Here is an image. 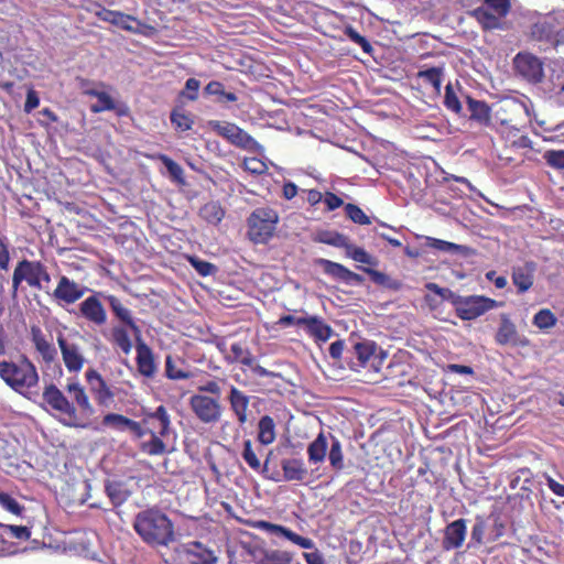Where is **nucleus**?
<instances>
[{
	"label": "nucleus",
	"instance_id": "1",
	"mask_svg": "<svg viewBox=\"0 0 564 564\" xmlns=\"http://www.w3.org/2000/svg\"><path fill=\"white\" fill-rule=\"evenodd\" d=\"M0 378L14 392L28 399H32V388L39 383L36 367L26 355H20L18 360L0 361ZM34 395L39 397V393Z\"/></svg>",
	"mask_w": 564,
	"mask_h": 564
},
{
	"label": "nucleus",
	"instance_id": "2",
	"mask_svg": "<svg viewBox=\"0 0 564 564\" xmlns=\"http://www.w3.org/2000/svg\"><path fill=\"white\" fill-rule=\"evenodd\" d=\"M171 427V417L164 405L156 408L154 412H147L143 409V435L149 433L150 440L143 442V452L150 455H162L166 453V444L163 437Z\"/></svg>",
	"mask_w": 564,
	"mask_h": 564
},
{
	"label": "nucleus",
	"instance_id": "3",
	"mask_svg": "<svg viewBox=\"0 0 564 564\" xmlns=\"http://www.w3.org/2000/svg\"><path fill=\"white\" fill-rule=\"evenodd\" d=\"M511 10V0H482L481 6L469 11V14L484 32L506 31L509 29L506 18Z\"/></svg>",
	"mask_w": 564,
	"mask_h": 564
},
{
	"label": "nucleus",
	"instance_id": "4",
	"mask_svg": "<svg viewBox=\"0 0 564 564\" xmlns=\"http://www.w3.org/2000/svg\"><path fill=\"white\" fill-rule=\"evenodd\" d=\"M253 527L260 530H264L270 534H276L285 540L290 541L294 545L300 546L304 550H311L312 552H304L303 557L307 564H325V560L322 553L316 547L315 542L312 539L299 535L295 531L282 524L272 523L267 520H259L253 523Z\"/></svg>",
	"mask_w": 564,
	"mask_h": 564
},
{
	"label": "nucleus",
	"instance_id": "5",
	"mask_svg": "<svg viewBox=\"0 0 564 564\" xmlns=\"http://www.w3.org/2000/svg\"><path fill=\"white\" fill-rule=\"evenodd\" d=\"M42 399L53 410L67 415L66 419L61 420L63 425L76 429H88L90 426L88 422L79 420L75 405L69 402L54 383H50L44 388Z\"/></svg>",
	"mask_w": 564,
	"mask_h": 564
},
{
	"label": "nucleus",
	"instance_id": "6",
	"mask_svg": "<svg viewBox=\"0 0 564 564\" xmlns=\"http://www.w3.org/2000/svg\"><path fill=\"white\" fill-rule=\"evenodd\" d=\"M173 539V525L165 513L148 510L143 514V541L166 545Z\"/></svg>",
	"mask_w": 564,
	"mask_h": 564
},
{
	"label": "nucleus",
	"instance_id": "7",
	"mask_svg": "<svg viewBox=\"0 0 564 564\" xmlns=\"http://www.w3.org/2000/svg\"><path fill=\"white\" fill-rule=\"evenodd\" d=\"M278 220V214L272 208L254 209L248 218L250 240L254 243H265L273 236Z\"/></svg>",
	"mask_w": 564,
	"mask_h": 564
},
{
	"label": "nucleus",
	"instance_id": "8",
	"mask_svg": "<svg viewBox=\"0 0 564 564\" xmlns=\"http://www.w3.org/2000/svg\"><path fill=\"white\" fill-rule=\"evenodd\" d=\"M209 127L215 133L235 147L254 153H262L264 151L263 145L245 130L236 126V123H229V121H209Z\"/></svg>",
	"mask_w": 564,
	"mask_h": 564
},
{
	"label": "nucleus",
	"instance_id": "9",
	"mask_svg": "<svg viewBox=\"0 0 564 564\" xmlns=\"http://www.w3.org/2000/svg\"><path fill=\"white\" fill-rule=\"evenodd\" d=\"M501 306H503V302H498L484 295H459L454 308L458 317L470 321Z\"/></svg>",
	"mask_w": 564,
	"mask_h": 564
},
{
	"label": "nucleus",
	"instance_id": "10",
	"mask_svg": "<svg viewBox=\"0 0 564 564\" xmlns=\"http://www.w3.org/2000/svg\"><path fill=\"white\" fill-rule=\"evenodd\" d=\"M105 489L112 505L118 508L117 514L120 517L121 521L124 523L130 521L135 533L141 536V511L131 514L129 509L133 508L132 505H128L123 509L120 508L130 496V492L127 490L126 486L122 482L109 481L106 484Z\"/></svg>",
	"mask_w": 564,
	"mask_h": 564
},
{
	"label": "nucleus",
	"instance_id": "11",
	"mask_svg": "<svg viewBox=\"0 0 564 564\" xmlns=\"http://www.w3.org/2000/svg\"><path fill=\"white\" fill-rule=\"evenodd\" d=\"M516 74L531 84L541 83L544 77L543 62L529 52H520L513 58Z\"/></svg>",
	"mask_w": 564,
	"mask_h": 564
},
{
	"label": "nucleus",
	"instance_id": "12",
	"mask_svg": "<svg viewBox=\"0 0 564 564\" xmlns=\"http://www.w3.org/2000/svg\"><path fill=\"white\" fill-rule=\"evenodd\" d=\"M188 404L196 417L204 423H216L221 417V403L217 399L194 394Z\"/></svg>",
	"mask_w": 564,
	"mask_h": 564
},
{
	"label": "nucleus",
	"instance_id": "13",
	"mask_svg": "<svg viewBox=\"0 0 564 564\" xmlns=\"http://www.w3.org/2000/svg\"><path fill=\"white\" fill-rule=\"evenodd\" d=\"M388 355H351L349 368L362 373L368 382H378V375Z\"/></svg>",
	"mask_w": 564,
	"mask_h": 564
},
{
	"label": "nucleus",
	"instance_id": "14",
	"mask_svg": "<svg viewBox=\"0 0 564 564\" xmlns=\"http://www.w3.org/2000/svg\"><path fill=\"white\" fill-rule=\"evenodd\" d=\"M317 263L327 276H330L336 281L344 282L348 285L362 284L365 282L364 276L359 275L357 272L351 271L341 263L324 258L317 259Z\"/></svg>",
	"mask_w": 564,
	"mask_h": 564
},
{
	"label": "nucleus",
	"instance_id": "15",
	"mask_svg": "<svg viewBox=\"0 0 564 564\" xmlns=\"http://www.w3.org/2000/svg\"><path fill=\"white\" fill-rule=\"evenodd\" d=\"M351 355H319L315 362L319 366L322 372L330 380H341Z\"/></svg>",
	"mask_w": 564,
	"mask_h": 564
},
{
	"label": "nucleus",
	"instance_id": "16",
	"mask_svg": "<svg viewBox=\"0 0 564 564\" xmlns=\"http://www.w3.org/2000/svg\"><path fill=\"white\" fill-rule=\"evenodd\" d=\"M87 291L88 289L85 285L70 280L66 275H62L53 292V296L65 304H73L82 299Z\"/></svg>",
	"mask_w": 564,
	"mask_h": 564
},
{
	"label": "nucleus",
	"instance_id": "17",
	"mask_svg": "<svg viewBox=\"0 0 564 564\" xmlns=\"http://www.w3.org/2000/svg\"><path fill=\"white\" fill-rule=\"evenodd\" d=\"M466 541V519L460 518L449 522L444 529L442 547L445 551L460 549Z\"/></svg>",
	"mask_w": 564,
	"mask_h": 564
},
{
	"label": "nucleus",
	"instance_id": "18",
	"mask_svg": "<svg viewBox=\"0 0 564 564\" xmlns=\"http://www.w3.org/2000/svg\"><path fill=\"white\" fill-rule=\"evenodd\" d=\"M196 368L185 359V355H167L165 373L171 380H186L194 377Z\"/></svg>",
	"mask_w": 564,
	"mask_h": 564
},
{
	"label": "nucleus",
	"instance_id": "19",
	"mask_svg": "<svg viewBox=\"0 0 564 564\" xmlns=\"http://www.w3.org/2000/svg\"><path fill=\"white\" fill-rule=\"evenodd\" d=\"M102 296V294H100ZM104 299L109 304L115 315L123 323L127 324L135 335V352H141V336L138 326L134 324L130 311L123 306L121 301L113 295H104Z\"/></svg>",
	"mask_w": 564,
	"mask_h": 564
},
{
	"label": "nucleus",
	"instance_id": "20",
	"mask_svg": "<svg viewBox=\"0 0 564 564\" xmlns=\"http://www.w3.org/2000/svg\"><path fill=\"white\" fill-rule=\"evenodd\" d=\"M184 554L191 564H216L217 556L214 550L200 542H188L184 545Z\"/></svg>",
	"mask_w": 564,
	"mask_h": 564
},
{
	"label": "nucleus",
	"instance_id": "21",
	"mask_svg": "<svg viewBox=\"0 0 564 564\" xmlns=\"http://www.w3.org/2000/svg\"><path fill=\"white\" fill-rule=\"evenodd\" d=\"M535 264L533 262H525L522 265H516L512 269V282L518 289V294L528 292L534 281Z\"/></svg>",
	"mask_w": 564,
	"mask_h": 564
},
{
	"label": "nucleus",
	"instance_id": "22",
	"mask_svg": "<svg viewBox=\"0 0 564 564\" xmlns=\"http://www.w3.org/2000/svg\"><path fill=\"white\" fill-rule=\"evenodd\" d=\"M500 325L498 327V332L496 334L497 343L501 345H525L527 340H521L519 338V334L517 333V326L511 321L510 316L506 313L500 315Z\"/></svg>",
	"mask_w": 564,
	"mask_h": 564
},
{
	"label": "nucleus",
	"instance_id": "23",
	"mask_svg": "<svg viewBox=\"0 0 564 564\" xmlns=\"http://www.w3.org/2000/svg\"><path fill=\"white\" fill-rule=\"evenodd\" d=\"M100 19L107 21L118 28L131 32H139L141 30V21L134 17L123 14L119 11L102 10L98 13Z\"/></svg>",
	"mask_w": 564,
	"mask_h": 564
},
{
	"label": "nucleus",
	"instance_id": "24",
	"mask_svg": "<svg viewBox=\"0 0 564 564\" xmlns=\"http://www.w3.org/2000/svg\"><path fill=\"white\" fill-rule=\"evenodd\" d=\"M231 411L235 413L237 421L243 425L248 421V408L250 399L236 387H231L228 395Z\"/></svg>",
	"mask_w": 564,
	"mask_h": 564
},
{
	"label": "nucleus",
	"instance_id": "25",
	"mask_svg": "<svg viewBox=\"0 0 564 564\" xmlns=\"http://www.w3.org/2000/svg\"><path fill=\"white\" fill-rule=\"evenodd\" d=\"M280 465L285 481H303L308 474L302 458H283Z\"/></svg>",
	"mask_w": 564,
	"mask_h": 564
},
{
	"label": "nucleus",
	"instance_id": "26",
	"mask_svg": "<svg viewBox=\"0 0 564 564\" xmlns=\"http://www.w3.org/2000/svg\"><path fill=\"white\" fill-rule=\"evenodd\" d=\"M303 329L321 343H326L333 333L330 326L318 316H305Z\"/></svg>",
	"mask_w": 564,
	"mask_h": 564
},
{
	"label": "nucleus",
	"instance_id": "27",
	"mask_svg": "<svg viewBox=\"0 0 564 564\" xmlns=\"http://www.w3.org/2000/svg\"><path fill=\"white\" fill-rule=\"evenodd\" d=\"M102 423L120 432L131 431L135 436L141 437V423L122 414L108 413L104 416Z\"/></svg>",
	"mask_w": 564,
	"mask_h": 564
},
{
	"label": "nucleus",
	"instance_id": "28",
	"mask_svg": "<svg viewBox=\"0 0 564 564\" xmlns=\"http://www.w3.org/2000/svg\"><path fill=\"white\" fill-rule=\"evenodd\" d=\"M86 378L91 391L96 394L97 401L101 404H107L112 399L113 393L104 378L94 369L86 372Z\"/></svg>",
	"mask_w": 564,
	"mask_h": 564
},
{
	"label": "nucleus",
	"instance_id": "29",
	"mask_svg": "<svg viewBox=\"0 0 564 564\" xmlns=\"http://www.w3.org/2000/svg\"><path fill=\"white\" fill-rule=\"evenodd\" d=\"M80 312L85 318L102 325L106 322V312L97 296H89L80 303Z\"/></svg>",
	"mask_w": 564,
	"mask_h": 564
},
{
	"label": "nucleus",
	"instance_id": "30",
	"mask_svg": "<svg viewBox=\"0 0 564 564\" xmlns=\"http://www.w3.org/2000/svg\"><path fill=\"white\" fill-rule=\"evenodd\" d=\"M66 389L80 409V413L78 414L80 421L88 419L95 413L84 388L78 382L68 383Z\"/></svg>",
	"mask_w": 564,
	"mask_h": 564
},
{
	"label": "nucleus",
	"instance_id": "31",
	"mask_svg": "<svg viewBox=\"0 0 564 564\" xmlns=\"http://www.w3.org/2000/svg\"><path fill=\"white\" fill-rule=\"evenodd\" d=\"M467 101V110L469 111V119L475 122L487 127L490 122V107L486 101L477 100L469 95L465 96Z\"/></svg>",
	"mask_w": 564,
	"mask_h": 564
},
{
	"label": "nucleus",
	"instance_id": "32",
	"mask_svg": "<svg viewBox=\"0 0 564 564\" xmlns=\"http://www.w3.org/2000/svg\"><path fill=\"white\" fill-rule=\"evenodd\" d=\"M18 264L24 275L28 285L42 291V286L39 283V276L42 269L44 268V264L40 261H31L28 259L21 260Z\"/></svg>",
	"mask_w": 564,
	"mask_h": 564
},
{
	"label": "nucleus",
	"instance_id": "33",
	"mask_svg": "<svg viewBox=\"0 0 564 564\" xmlns=\"http://www.w3.org/2000/svg\"><path fill=\"white\" fill-rule=\"evenodd\" d=\"M416 78L422 79L425 85H430L437 94H440L444 78V66L422 68L416 73Z\"/></svg>",
	"mask_w": 564,
	"mask_h": 564
},
{
	"label": "nucleus",
	"instance_id": "34",
	"mask_svg": "<svg viewBox=\"0 0 564 564\" xmlns=\"http://www.w3.org/2000/svg\"><path fill=\"white\" fill-rule=\"evenodd\" d=\"M327 453V440L323 432H319L307 447L308 460L312 464L324 462Z\"/></svg>",
	"mask_w": 564,
	"mask_h": 564
},
{
	"label": "nucleus",
	"instance_id": "35",
	"mask_svg": "<svg viewBox=\"0 0 564 564\" xmlns=\"http://www.w3.org/2000/svg\"><path fill=\"white\" fill-rule=\"evenodd\" d=\"M293 554L283 550H263L257 558V564H291Z\"/></svg>",
	"mask_w": 564,
	"mask_h": 564
},
{
	"label": "nucleus",
	"instance_id": "36",
	"mask_svg": "<svg viewBox=\"0 0 564 564\" xmlns=\"http://www.w3.org/2000/svg\"><path fill=\"white\" fill-rule=\"evenodd\" d=\"M170 122L176 131L185 132L192 129L194 121L182 107H175L170 112Z\"/></svg>",
	"mask_w": 564,
	"mask_h": 564
},
{
	"label": "nucleus",
	"instance_id": "37",
	"mask_svg": "<svg viewBox=\"0 0 564 564\" xmlns=\"http://www.w3.org/2000/svg\"><path fill=\"white\" fill-rule=\"evenodd\" d=\"M557 321V316L550 308H541L532 317V324L543 333L554 327Z\"/></svg>",
	"mask_w": 564,
	"mask_h": 564
},
{
	"label": "nucleus",
	"instance_id": "38",
	"mask_svg": "<svg viewBox=\"0 0 564 564\" xmlns=\"http://www.w3.org/2000/svg\"><path fill=\"white\" fill-rule=\"evenodd\" d=\"M275 440V425L270 415H264L259 421L258 441L268 446Z\"/></svg>",
	"mask_w": 564,
	"mask_h": 564
},
{
	"label": "nucleus",
	"instance_id": "39",
	"mask_svg": "<svg viewBox=\"0 0 564 564\" xmlns=\"http://www.w3.org/2000/svg\"><path fill=\"white\" fill-rule=\"evenodd\" d=\"M160 160L164 164L165 170H167L170 181L176 185L184 186L186 182L183 167L166 154H161Z\"/></svg>",
	"mask_w": 564,
	"mask_h": 564
},
{
	"label": "nucleus",
	"instance_id": "40",
	"mask_svg": "<svg viewBox=\"0 0 564 564\" xmlns=\"http://www.w3.org/2000/svg\"><path fill=\"white\" fill-rule=\"evenodd\" d=\"M225 215V210L219 202H208L199 209V216L206 221L217 226Z\"/></svg>",
	"mask_w": 564,
	"mask_h": 564
},
{
	"label": "nucleus",
	"instance_id": "41",
	"mask_svg": "<svg viewBox=\"0 0 564 564\" xmlns=\"http://www.w3.org/2000/svg\"><path fill=\"white\" fill-rule=\"evenodd\" d=\"M132 337L135 339V335L130 332V328L127 324L123 326L115 327L112 332L113 341L117 346L123 350V352H129L132 347Z\"/></svg>",
	"mask_w": 564,
	"mask_h": 564
},
{
	"label": "nucleus",
	"instance_id": "42",
	"mask_svg": "<svg viewBox=\"0 0 564 564\" xmlns=\"http://www.w3.org/2000/svg\"><path fill=\"white\" fill-rule=\"evenodd\" d=\"M349 238L337 231H319L315 236V242L345 249Z\"/></svg>",
	"mask_w": 564,
	"mask_h": 564
},
{
	"label": "nucleus",
	"instance_id": "43",
	"mask_svg": "<svg viewBox=\"0 0 564 564\" xmlns=\"http://www.w3.org/2000/svg\"><path fill=\"white\" fill-rule=\"evenodd\" d=\"M243 460L256 471H260L261 469L265 471L268 469V462L264 463V467L262 468L261 462L257 455V452L253 449L252 442L250 440H246L243 442V449L241 453Z\"/></svg>",
	"mask_w": 564,
	"mask_h": 564
},
{
	"label": "nucleus",
	"instance_id": "44",
	"mask_svg": "<svg viewBox=\"0 0 564 564\" xmlns=\"http://www.w3.org/2000/svg\"><path fill=\"white\" fill-rule=\"evenodd\" d=\"M0 532L7 536L17 540H29L31 538V529L26 525L4 524L0 522Z\"/></svg>",
	"mask_w": 564,
	"mask_h": 564
},
{
	"label": "nucleus",
	"instance_id": "45",
	"mask_svg": "<svg viewBox=\"0 0 564 564\" xmlns=\"http://www.w3.org/2000/svg\"><path fill=\"white\" fill-rule=\"evenodd\" d=\"M327 457L329 460V465L335 470H341L344 468L345 464H344V454H343L341 444L335 437H333V440H332V444H330Z\"/></svg>",
	"mask_w": 564,
	"mask_h": 564
},
{
	"label": "nucleus",
	"instance_id": "46",
	"mask_svg": "<svg viewBox=\"0 0 564 564\" xmlns=\"http://www.w3.org/2000/svg\"><path fill=\"white\" fill-rule=\"evenodd\" d=\"M345 212L349 219L360 226H369V224H371V217L366 215L365 210L356 204L347 203L345 205Z\"/></svg>",
	"mask_w": 564,
	"mask_h": 564
},
{
	"label": "nucleus",
	"instance_id": "47",
	"mask_svg": "<svg viewBox=\"0 0 564 564\" xmlns=\"http://www.w3.org/2000/svg\"><path fill=\"white\" fill-rule=\"evenodd\" d=\"M347 257L354 259L357 262L366 263V264H376V260L369 252H366L364 248L355 246L348 241L346 248Z\"/></svg>",
	"mask_w": 564,
	"mask_h": 564
},
{
	"label": "nucleus",
	"instance_id": "48",
	"mask_svg": "<svg viewBox=\"0 0 564 564\" xmlns=\"http://www.w3.org/2000/svg\"><path fill=\"white\" fill-rule=\"evenodd\" d=\"M0 507L14 516H21L25 509L12 495L6 491H0Z\"/></svg>",
	"mask_w": 564,
	"mask_h": 564
},
{
	"label": "nucleus",
	"instance_id": "49",
	"mask_svg": "<svg viewBox=\"0 0 564 564\" xmlns=\"http://www.w3.org/2000/svg\"><path fill=\"white\" fill-rule=\"evenodd\" d=\"M32 340L39 352H48L51 347L52 335H45L37 326L31 327Z\"/></svg>",
	"mask_w": 564,
	"mask_h": 564
},
{
	"label": "nucleus",
	"instance_id": "50",
	"mask_svg": "<svg viewBox=\"0 0 564 564\" xmlns=\"http://www.w3.org/2000/svg\"><path fill=\"white\" fill-rule=\"evenodd\" d=\"M444 106L456 115H460L463 111V105L452 84L445 87Z\"/></svg>",
	"mask_w": 564,
	"mask_h": 564
},
{
	"label": "nucleus",
	"instance_id": "51",
	"mask_svg": "<svg viewBox=\"0 0 564 564\" xmlns=\"http://www.w3.org/2000/svg\"><path fill=\"white\" fill-rule=\"evenodd\" d=\"M188 261L200 276H210V274L217 272V267L214 263L199 259L196 256L189 257Z\"/></svg>",
	"mask_w": 564,
	"mask_h": 564
},
{
	"label": "nucleus",
	"instance_id": "52",
	"mask_svg": "<svg viewBox=\"0 0 564 564\" xmlns=\"http://www.w3.org/2000/svg\"><path fill=\"white\" fill-rule=\"evenodd\" d=\"M200 83L195 78H188L184 89L178 93V99L195 101L198 99Z\"/></svg>",
	"mask_w": 564,
	"mask_h": 564
},
{
	"label": "nucleus",
	"instance_id": "53",
	"mask_svg": "<svg viewBox=\"0 0 564 564\" xmlns=\"http://www.w3.org/2000/svg\"><path fill=\"white\" fill-rule=\"evenodd\" d=\"M344 34L355 44L359 45L366 54L372 53V46L368 39L359 34L352 26H346Z\"/></svg>",
	"mask_w": 564,
	"mask_h": 564
},
{
	"label": "nucleus",
	"instance_id": "54",
	"mask_svg": "<svg viewBox=\"0 0 564 564\" xmlns=\"http://www.w3.org/2000/svg\"><path fill=\"white\" fill-rule=\"evenodd\" d=\"M425 289L427 291L434 293L435 295L440 296L443 301L449 302L454 307H455L456 302H457V300L459 297V295L456 294L455 292H453L452 290L445 289V288H441L436 283H427L425 285Z\"/></svg>",
	"mask_w": 564,
	"mask_h": 564
},
{
	"label": "nucleus",
	"instance_id": "55",
	"mask_svg": "<svg viewBox=\"0 0 564 564\" xmlns=\"http://www.w3.org/2000/svg\"><path fill=\"white\" fill-rule=\"evenodd\" d=\"M486 530V523L482 518L477 517L470 531V544L469 546H478L484 543V534Z\"/></svg>",
	"mask_w": 564,
	"mask_h": 564
},
{
	"label": "nucleus",
	"instance_id": "56",
	"mask_svg": "<svg viewBox=\"0 0 564 564\" xmlns=\"http://www.w3.org/2000/svg\"><path fill=\"white\" fill-rule=\"evenodd\" d=\"M243 169L253 175H263L268 171V165L258 158H246L242 162Z\"/></svg>",
	"mask_w": 564,
	"mask_h": 564
},
{
	"label": "nucleus",
	"instance_id": "57",
	"mask_svg": "<svg viewBox=\"0 0 564 564\" xmlns=\"http://www.w3.org/2000/svg\"><path fill=\"white\" fill-rule=\"evenodd\" d=\"M115 109L113 99L105 91L98 95L97 101L90 106V110L95 113Z\"/></svg>",
	"mask_w": 564,
	"mask_h": 564
},
{
	"label": "nucleus",
	"instance_id": "58",
	"mask_svg": "<svg viewBox=\"0 0 564 564\" xmlns=\"http://www.w3.org/2000/svg\"><path fill=\"white\" fill-rule=\"evenodd\" d=\"M543 158L547 165L558 170L564 169V150H549Z\"/></svg>",
	"mask_w": 564,
	"mask_h": 564
},
{
	"label": "nucleus",
	"instance_id": "59",
	"mask_svg": "<svg viewBox=\"0 0 564 564\" xmlns=\"http://www.w3.org/2000/svg\"><path fill=\"white\" fill-rule=\"evenodd\" d=\"M429 246L445 252L459 251L463 248L462 246L456 245L454 242L435 238H429Z\"/></svg>",
	"mask_w": 564,
	"mask_h": 564
},
{
	"label": "nucleus",
	"instance_id": "60",
	"mask_svg": "<svg viewBox=\"0 0 564 564\" xmlns=\"http://www.w3.org/2000/svg\"><path fill=\"white\" fill-rule=\"evenodd\" d=\"M305 321V316H294V315H282L275 322L279 327H291V325H295L296 327H303Z\"/></svg>",
	"mask_w": 564,
	"mask_h": 564
},
{
	"label": "nucleus",
	"instance_id": "61",
	"mask_svg": "<svg viewBox=\"0 0 564 564\" xmlns=\"http://www.w3.org/2000/svg\"><path fill=\"white\" fill-rule=\"evenodd\" d=\"M69 371H78L83 367V355H62Z\"/></svg>",
	"mask_w": 564,
	"mask_h": 564
},
{
	"label": "nucleus",
	"instance_id": "62",
	"mask_svg": "<svg viewBox=\"0 0 564 564\" xmlns=\"http://www.w3.org/2000/svg\"><path fill=\"white\" fill-rule=\"evenodd\" d=\"M531 35L539 41L550 37V25L546 22H538L531 30Z\"/></svg>",
	"mask_w": 564,
	"mask_h": 564
},
{
	"label": "nucleus",
	"instance_id": "63",
	"mask_svg": "<svg viewBox=\"0 0 564 564\" xmlns=\"http://www.w3.org/2000/svg\"><path fill=\"white\" fill-rule=\"evenodd\" d=\"M323 202L327 210H334L344 205V200L332 192H326L323 196Z\"/></svg>",
	"mask_w": 564,
	"mask_h": 564
},
{
	"label": "nucleus",
	"instance_id": "64",
	"mask_svg": "<svg viewBox=\"0 0 564 564\" xmlns=\"http://www.w3.org/2000/svg\"><path fill=\"white\" fill-rule=\"evenodd\" d=\"M40 105V98L37 93L34 89H29L26 94V99L24 104V111L26 113L32 112Z\"/></svg>",
	"mask_w": 564,
	"mask_h": 564
}]
</instances>
